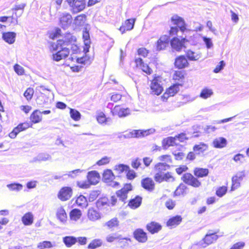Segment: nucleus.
I'll list each match as a JSON object with an SVG mask.
<instances>
[{
  "instance_id": "nucleus-1",
  "label": "nucleus",
  "mask_w": 249,
  "mask_h": 249,
  "mask_svg": "<svg viewBox=\"0 0 249 249\" xmlns=\"http://www.w3.org/2000/svg\"><path fill=\"white\" fill-rule=\"evenodd\" d=\"M71 50L72 54L70 59L72 61H75L78 63H83L82 57L73 56L81 53L76 37L73 34L68 32L60 39H58L56 42H52L50 46V50L52 52H56L52 54V59L55 61H59L67 57L70 54V50Z\"/></svg>"
},
{
  "instance_id": "nucleus-2",
  "label": "nucleus",
  "mask_w": 249,
  "mask_h": 249,
  "mask_svg": "<svg viewBox=\"0 0 249 249\" xmlns=\"http://www.w3.org/2000/svg\"><path fill=\"white\" fill-rule=\"evenodd\" d=\"M209 170L207 168L196 167L193 170L194 175L190 173H186L183 175L181 180L188 186L194 188H199L201 185V182L198 179L207 177Z\"/></svg>"
},
{
  "instance_id": "nucleus-3",
  "label": "nucleus",
  "mask_w": 249,
  "mask_h": 249,
  "mask_svg": "<svg viewBox=\"0 0 249 249\" xmlns=\"http://www.w3.org/2000/svg\"><path fill=\"white\" fill-rule=\"evenodd\" d=\"M169 167L170 165L165 163L159 162L156 164L154 167L155 172L154 177L155 180L157 182H161L172 178L170 173H164V172Z\"/></svg>"
},
{
  "instance_id": "nucleus-4",
  "label": "nucleus",
  "mask_w": 249,
  "mask_h": 249,
  "mask_svg": "<svg viewBox=\"0 0 249 249\" xmlns=\"http://www.w3.org/2000/svg\"><path fill=\"white\" fill-rule=\"evenodd\" d=\"M150 88L151 93L156 95H160L163 91L162 84V77L160 75L154 74L150 81Z\"/></svg>"
},
{
  "instance_id": "nucleus-5",
  "label": "nucleus",
  "mask_w": 249,
  "mask_h": 249,
  "mask_svg": "<svg viewBox=\"0 0 249 249\" xmlns=\"http://www.w3.org/2000/svg\"><path fill=\"white\" fill-rule=\"evenodd\" d=\"M218 232V231L213 232H209L204 236L201 241L198 243L197 245L200 248H204L214 243L219 237V236L217 235Z\"/></svg>"
},
{
  "instance_id": "nucleus-6",
  "label": "nucleus",
  "mask_w": 249,
  "mask_h": 249,
  "mask_svg": "<svg viewBox=\"0 0 249 249\" xmlns=\"http://www.w3.org/2000/svg\"><path fill=\"white\" fill-rule=\"evenodd\" d=\"M72 13L75 14L84 10L86 7V0H66Z\"/></svg>"
},
{
  "instance_id": "nucleus-7",
  "label": "nucleus",
  "mask_w": 249,
  "mask_h": 249,
  "mask_svg": "<svg viewBox=\"0 0 249 249\" xmlns=\"http://www.w3.org/2000/svg\"><path fill=\"white\" fill-rule=\"evenodd\" d=\"M187 42L188 40L186 38L177 36L173 37L170 41L171 48L177 52H180L182 49L185 48V44Z\"/></svg>"
},
{
  "instance_id": "nucleus-8",
  "label": "nucleus",
  "mask_w": 249,
  "mask_h": 249,
  "mask_svg": "<svg viewBox=\"0 0 249 249\" xmlns=\"http://www.w3.org/2000/svg\"><path fill=\"white\" fill-rule=\"evenodd\" d=\"M182 84H174L166 89L163 94L160 96L162 102H166L170 97L175 95L179 90L178 86Z\"/></svg>"
},
{
  "instance_id": "nucleus-9",
  "label": "nucleus",
  "mask_w": 249,
  "mask_h": 249,
  "mask_svg": "<svg viewBox=\"0 0 249 249\" xmlns=\"http://www.w3.org/2000/svg\"><path fill=\"white\" fill-rule=\"evenodd\" d=\"M31 127L32 124L29 122L26 121L20 123L14 128L13 130L9 133L8 136L11 139H15L18 133Z\"/></svg>"
},
{
  "instance_id": "nucleus-10",
  "label": "nucleus",
  "mask_w": 249,
  "mask_h": 249,
  "mask_svg": "<svg viewBox=\"0 0 249 249\" xmlns=\"http://www.w3.org/2000/svg\"><path fill=\"white\" fill-rule=\"evenodd\" d=\"M132 190V186L131 183H126L121 189L116 192V195L119 200L125 202L128 197L129 192Z\"/></svg>"
},
{
  "instance_id": "nucleus-11",
  "label": "nucleus",
  "mask_w": 249,
  "mask_h": 249,
  "mask_svg": "<svg viewBox=\"0 0 249 249\" xmlns=\"http://www.w3.org/2000/svg\"><path fill=\"white\" fill-rule=\"evenodd\" d=\"M246 174L244 171L237 172L231 178V185L230 191H233L238 188L240 185L242 181L245 177Z\"/></svg>"
},
{
  "instance_id": "nucleus-12",
  "label": "nucleus",
  "mask_w": 249,
  "mask_h": 249,
  "mask_svg": "<svg viewBox=\"0 0 249 249\" xmlns=\"http://www.w3.org/2000/svg\"><path fill=\"white\" fill-rule=\"evenodd\" d=\"M135 67L141 70L147 75H151L153 73V70L149 65L144 62L143 59L140 57L134 59Z\"/></svg>"
},
{
  "instance_id": "nucleus-13",
  "label": "nucleus",
  "mask_w": 249,
  "mask_h": 249,
  "mask_svg": "<svg viewBox=\"0 0 249 249\" xmlns=\"http://www.w3.org/2000/svg\"><path fill=\"white\" fill-rule=\"evenodd\" d=\"M72 189L69 186H64L62 187L59 191L57 197L62 201H65L69 200L72 195Z\"/></svg>"
},
{
  "instance_id": "nucleus-14",
  "label": "nucleus",
  "mask_w": 249,
  "mask_h": 249,
  "mask_svg": "<svg viewBox=\"0 0 249 249\" xmlns=\"http://www.w3.org/2000/svg\"><path fill=\"white\" fill-rule=\"evenodd\" d=\"M133 235L134 238L139 243H144L148 240L147 233L141 228L135 229L133 232Z\"/></svg>"
},
{
  "instance_id": "nucleus-15",
  "label": "nucleus",
  "mask_w": 249,
  "mask_h": 249,
  "mask_svg": "<svg viewBox=\"0 0 249 249\" xmlns=\"http://www.w3.org/2000/svg\"><path fill=\"white\" fill-rule=\"evenodd\" d=\"M174 65L176 68L181 70L188 68L189 63L185 55H179L175 58Z\"/></svg>"
},
{
  "instance_id": "nucleus-16",
  "label": "nucleus",
  "mask_w": 249,
  "mask_h": 249,
  "mask_svg": "<svg viewBox=\"0 0 249 249\" xmlns=\"http://www.w3.org/2000/svg\"><path fill=\"white\" fill-rule=\"evenodd\" d=\"M87 216L90 221L95 222L101 218V213L97 208L94 207H91L88 209Z\"/></svg>"
},
{
  "instance_id": "nucleus-17",
  "label": "nucleus",
  "mask_w": 249,
  "mask_h": 249,
  "mask_svg": "<svg viewBox=\"0 0 249 249\" xmlns=\"http://www.w3.org/2000/svg\"><path fill=\"white\" fill-rule=\"evenodd\" d=\"M111 112L114 116H117L119 117H125L130 114V110L129 108H124L120 105H117L111 110Z\"/></svg>"
},
{
  "instance_id": "nucleus-18",
  "label": "nucleus",
  "mask_w": 249,
  "mask_h": 249,
  "mask_svg": "<svg viewBox=\"0 0 249 249\" xmlns=\"http://www.w3.org/2000/svg\"><path fill=\"white\" fill-rule=\"evenodd\" d=\"M171 20L173 24L176 25L182 32L186 30V24L182 18L175 15L171 17Z\"/></svg>"
},
{
  "instance_id": "nucleus-19",
  "label": "nucleus",
  "mask_w": 249,
  "mask_h": 249,
  "mask_svg": "<svg viewBox=\"0 0 249 249\" xmlns=\"http://www.w3.org/2000/svg\"><path fill=\"white\" fill-rule=\"evenodd\" d=\"M169 36L166 35L161 36L156 42V49L160 51L165 50L168 46Z\"/></svg>"
},
{
  "instance_id": "nucleus-20",
  "label": "nucleus",
  "mask_w": 249,
  "mask_h": 249,
  "mask_svg": "<svg viewBox=\"0 0 249 249\" xmlns=\"http://www.w3.org/2000/svg\"><path fill=\"white\" fill-rule=\"evenodd\" d=\"M146 229L149 233L154 234L159 232L161 230L162 226L160 223L155 221H152L146 224Z\"/></svg>"
},
{
  "instance_id": "nucleus-21",
  "label": "nucleus",
  "mask_w": 249,
  "mask_h": 249,
  "mask_svg": "<svg viewBox=\"0 0 249 249\" xmlns=\"http://www.w3.org/2000/svg\"><path fill=\"white\" fill-rule=\"evenodd\" d=\"M87 179L91 185H96L100 179V174L95 170L89 171L87 174Z\"/></svg>"
},
{
  "instance_id": "nucleus-22",
  "label": "nucleus",
  "mask_w": 249,
  "mask_h": 249,
  "mask_svg": "<svg viewBox=\"0 0 249 249\" xmlns=\"http://www.w3.org/2000/svg\"><path fill=\"white\" fill-rule=\"evenodd\" d=\"M135 22V18H129L125 20L120 27L119 31L122 34H124L126 31L132 30L134 27Z\"/></svg>"
},
{
  "instance_id": "nucleus-23",
  "label": "nucleus",
  "mask_w": 249,
  "mask_h": 249,
  "mask_svg": "<svg viewBox=\"0 0 249 249\" xmlns=\"http://www.w3.org/2000/svg\"><path fill=\"white\" fill-rule=\"evenodd\" d=\"M141 185L145 190L152 192L155 187V184L153 180L149 177L143 178L141 181Z\"/></svg>"
},
{
  "instance_id": "nucleus-24",
  "label": "nucleus",
  "mask_w": 249,
  "mask_h": 249,
  "mask_svg": "<svg viewBox=\"0 0 249 249\" xmlns=\"http://www.w3.org/2000/svg\"><path fill=\"white\" fill-rule=\"evenodd\" d=\"M31 124L32 126L33 124H38L40 123L42 120V115L41 111L38 109H36L34 110L30 116Z\"/></svg>"
},
{
  "instance_id": "nucleus-25",
  "label": "nucleus",
  "mask_w": 249,
  "mask_h": 249,
  "mask_svg": "<svg viewBox=\"0 0 249 249\" xmlns=\"http://www.w3.org/2000/svg\"><path fill=\"white\" fill-rule=\"evenodd\" d=\"M182 221V217L181 215H177L170 217L166 222V225L167 227L173 228L179 225Z\"/></svg>"
},
{
  "instance_id": "nucleus-26",
  "label": "nucleus",
  "mask_w": 249,
  "mask_h": 249,
  "mask_svg": "<svg viewBox=\"0 0 249 249\" xmlns=\"http://www.w3.org/2000/svg\"><path fill=\"white\" fill-rule=\"evenodd\" d=\"M186 73L184 71H175L173 74L172 79L176 84H182L185 79Z\"/></svg>"
},
{
  "instance_id": "nucleus-27",
  "label": "nucleus",
  "mask_w": 249,
  "mask_h": 249,
  "mask_svg": "<svg viewBox=\"0 0 249 249\" xmlns=\"http://www.w3.org/2000/svg\"><path fill=\"white\" fill-rule=\"evenodd\" d=\"M72 17L69 13L62 14L59 19V23L62 28L65 29L71 23Z\"/></svg>"
},
{
  "instance_id": "nucleus-28",
  "label": "nucleus",
  "mask_w": 249,
  "mask_h": 249,
  "mask_svg": "<svg viewBox=\"0 0 249 249\" xmlns=\"http://www.w3.org/2000/svg\"><path fill=\"white\" fill-rule=\"evenodd\" d=\"M55 214L57 219L61 222L65 223L67 221V214L64 206H61L58 207Z\"/></svg>"
},
{
  "instance_id": "nucleus-29",
  "label": "nucleus",
  "mask_w": 249,
  "mask_h": 249,
  "mask_svg": "<svg viewBox=\"0 0 249 249\" xmlns=\"http://www.w3.org/2000/svg\"><path fill=\"white\" fill-rule=\"evenodd\" d=\"M115 176L111 169H107L104 171L102 178L105 183H110L115 179Z\"/></svg>"
},
{
  "instance_id": "nucleus-30",
  "label": "nucleus",
  "mask_w": 249,
  "mask_h": 249,
  "mask_svg": "<svg viewBox=\"0 0 249 249\" xmlns=\"http://www.w3.org/2000/svg\"><path fill=\"white\" fill-rule=\"evenodd\" d=\"M162 146L164 149H167L170 146H177V142L174 137H168L164 138L161 142Z\"/></svg>"
},
{
  "instance_id": "nucleus-31",
  "label": "nucleus",
  "mask_w": 249,
  "mask_h": 249,
  "mask_svg": "<svg viewBox=\"0 0 249 249\" xmlns=\"http://www.w3.org/2000/svg\"><path fill=\"white\" fill-rule=\"evenodd\" d=\"M142 199L141 196H136L134 198L129 200L127 206L132 209H136L141 206Z\"/></svg>"
},
{
  "instance_id": "nucleus-32",
  "label": "nucleus",
  "mask_w": 249,
  "mask_h": 249,
  "mask_svg": "<svg viewBox=\"0 0 249 249\" xmlns=\"http://www.w3.org/2000/svg\"><path fill=\"white\" fill-rule=\"evenodd\" d=\"M109 206L108 198L106 197L99 198L95 202V208L98 210H101Z\"/></svg>"
},
{
  "instance_id": "nucleus-33",
  "label": "nucleus",
  "mask_w": 249,
  "mask_h": 249,
  "mask_svg": "<svg viewBox=\"0 0 249 249\" xmlns=\"http://www.w3.org/2000/svg\"><path fill=\"white\" fill-rule=\"evenodd\" d=\"M16 34L13 32H7L2 33V37L3 39L9 44H13L15 41Z\"/></svg>"
},
{
  "instance_id": "nucleus-34",
  "label": "nucleus",
  "mask_w": 249,
  "mask_h": 249,
  "mask_svg": "<svg viewBox=\"0 0 249 249\" xmlns=\"http://www.w3.org/2000/svg\"><path fill=\"white\" fill-rule=\"evenodd\" d=\"M82 213L81 211L77 208L72 209L69 213L70 219L71 221H77L82 217Z\"/></svg>"
},
{
  "instance_id": "nucleus-35",
  "label": "nucleus",
  "mask_w": 249,
  "mask_h": 249,
  "mask_svg": "<svg viewBox=\"0 0 249 249\" xmlns=\"http://www.w3.org/2000/svg\"><path fill=\"white\" fill-rule=\"evenodd\" d=\"M34 219L33 213L31 212H27L21 217V221L24 225L30 226L33 223Z\"/></svg>"
},
{
  "instance_id": "nucleus-36",
  "label": "nucleus",
  "mask_w": 249,
  "mask_h": 249,
  "mask_svg": "<svg viewBox=\"0 0 249 249\" xmlns=\"http://www.w3.org/2000/svg\"><path fill=\"white\" fill-rule=\"evenodd\" d=\"M26 6V3L25 2L17 3L15 7L12 9V11L15 12V15L18 14L21 16Z\"/></svg>"
},
{
  "instance_id": "nucleus-37",
  "label": "nucleus",
  "mask_w": 249,
  "mask_h": 249,
  "mask_svg": "<svg viewBox=\"0 0 249 249\" xmlns=\"http://www.w3.org/2000/svg\"><path fill=\"white\" fill-rule=\"evenodd\" d=\"M115 240H126L127 241H130V238L127 237H122L121 235H117L116 233H113L111 235H109L106 237V241L107 242L111 243Z\"/></svg>"
},
{
  "instance_id": "nucleus-38",
  "label": "nucleus",
  "mask_w": 249,
  "mask_h": 249,
  "mask_svg": "<svg viewBox=\"0 0 249 249\" xmlns=\"http://www.w3.org/2000/svg\"><path fill=\"white\" fill-rule=\"evenodd\" d=\"M213 146L217 148H222L226 146L227 144L226 140L223 137L215 139L213 141Z\"/></svg>"
},
{
  "instance_id": "nucleus-39",
  "label": "nucleus",
  "mask_w": 249,
  "mask_h": 249,
  "mask_svg": "<svg viewBox=\"0 0 249 249\" xmlns=\"http://www.w3.org/2000/svg\"><path fill=\"white\" fill-rule=\"evenodd\" d=\"M75 203L78 206L82 208H86L88 205L87 198L83 195H80L77 197Z\"/></svg>"
},
{
  "instance_id": "nucleus-40",
  "label": "nucleus",
  "mask_w": 249,
  "mask_h": 249,
  "mask_svg": "<svg viewBox=\"0 0 249 249\" xmlns=\"http://www.w3.org/2000/svg\"><path fill=\"white\" fill-rule=\"evenodd\" d=\"M103 245V241L100 239H94L91 240L88 245V249H96L101 247Z\"/></svg>"
},
{
  "instance_id": "nucleus-41",
  "label": "nucleus",
  "mask_w": 249,
  "mask_h": 249,
  "mask_svg": "<svg viewBox=\"0 0 249 249\" xmlns=\"http://www.w3.org/2000/svg\"><path fill=\"white\" fill-rule=\"evenodd\" d=\"M87 19L86 15L82 14L78 15L74 18V24L76 26H81L85 24Z\"/></svg>"
},
{
  "instance_id": "nucleus-42",
  "label": "nucleus",
  "mask_w": 249,
  "mask_h": 249,
  "mask_svg": "<svg viewBox=\"0 0 249 249\" xmlns=\"http://www.w3.org/2000/svg\"><path fill=\"white\" fill-rule=\"evenodd\" d=\"M63 241L66 246L70 248L77 242V239L73 236H67L63 238Z\"/></svg>"
},
{
  "instance_id": "nucleus-43",
  "label": "nucleus",
  "mask_w": 249,
  "mask_h": 249,
  "mask_svg": "<svg viewBox=\"0 0 249 249\" xmlns=\"http://www.w3.org/2000/svg\"><path fill=\"white\" fill-rule=\"evenodd\" d=\"M120 222L116 217H114L107 221L105 225L109 229H113L119 226Z\"/></svg>"
},
{
  "instance_id": "nucleus-44",
  "label": "nucleus",
  "mask_w": 249,
  "mask_h": 249,
  "mask_svg": "<svg viewBox=\"0 0 249 249\" xmlns=\"http://www.w3.org/2000/svg\"><path fill=\"white\" fill-rule=\"evenodd\" d=\"M185 56L188 60L190 61H196L200 58L199 54L191 50H188L186 52Z\"/></svg>"
},
{
  "instance_id": "nucleus-45",
  "label": "nucleus",
  "mask_w": 249,
  "mask_h": 249,
  "mask_svg": "<svg viewBox=\"0 0 249 249\" xmlns=\"http://www.w3.org/2000/svg\"><path fill=\"white\" fill-rule=\"evenodd\" d=\"M228 191V183L226 185L218 187L215 191V195L219 197H223Z\"/></svg>"
},
{
  "instance_id": "nucleus-46",
  "label": "nucleus",
  "mask_w": 249,
  "mask_h": 249,
  "mask_svg": "<svg viewBox=\"0 0 249 249\" xmlns=\"http://www.w3.org/2000/svg\"><path fill=\"white\" fill-rule=\"evenodd\" d=\"M208 147L207 144L201 142L198 144L195 145L193 149L194 151H198L202 153L208 149Z\"/></svg>"
},
{
  "instance_id": "nucleus-47",
  "label": "nucleus",
  "mask_w": 249,
  "mask_h": 249,
  "mask_svg": "<svg viewBox=\"0 0 249 249\" xmlns=\"http://www.w3.org/2000/svg\"><path fill=\"white\" fill-rule=\"evenodd\" d=\"M53 247L52 243L49 241H43L39 242L37 246V249H50Z\"/></svg>"
},
{
  "instance_id": "nucleus-48",
  "label": "nucleus",
  "mask_w": 249,
  "mask_h": 249,
  "mask_svg": "<svg viewBox=\"0 0 249 249\" xmlns=\"http://www.w3.org/2000/svg\"><path fill=\"white\" fill-rule=\"evenodd\" d=\"M129 166L124 164H119L114 167V170L119 174L123 173L124 172L128 170Z\"/></svg>"
},
{
  "instance_id": "nucleus-49",
  "label": "nucleus",
  "mask_w": 249,
  "mask_h": 249,
  "mask_svg": "<svg viewBox=\"0 0 249 249\" xmlns=\"http://www.w3.org/2000/svg\"><path fill=\"white\" fill-rule=\"evenodd\" d=\"M96 120L99 124H103L107 123L108 118H107L106 115L103 112H100L98 113Z\"/></svg>"
},
{
  "instance_id": "nucleus-50",
  "label": "nucleus",
  "mask_w": 249,
  "mask_h": 249,
  "mask_svg": "<svg viewBox=\"0 0 249 249\" xmlns=\"http://www.w3.org/2000/svg\"><path fill=\"white\" fill-rule=\"evenodd\" d=\"M70 114L71 117L75 121H79L81 118L80 112L74 109L70 108Z\"/></svg>"
},
{
  "instance_id": "nucleus-51",
  "label": "nucleus",
  "mask_w": 249,
  "mask_h": 249,
  "mask_svg": "<svg viewBox=\"0 0 249 249\" xmlns=\"http://www.w3.org/2000/svg\"><path fill=\"white\" fill-rule=\"evenodd\" d=\"M150 53V51L144 47H141L137 49V53L139 56H141L144 58L146 57Z\"/></svg>"
},
{
  "instance_id": "nucleus-52",
  "label": "nucleus",
  "mask_w": 249,
  "mask_h": 249,
  "mask_svg": "<svg viewBox=\"0 0 249 249\" xmlns=\"http://www.w3.org/2000/svg\"><path fill=\"white\" fill-rule=\"evenodd\" d=\"M111 160V158L107 156H105L98 160L96 164L98 166H103L108 164Z\"/></svg>"
},
{
  "instance_id": "nucleus-53",
  "label": "nucleus",
  "mask_w": 249,
  "mask_h": 249,
  "mask_svg": "<svg viewBox=\"0 0 249 249\" xmlns=\"http://www.w3.org/2000/svg\"><path fill=\"white\" fill-rule=\"evenodd\" d=\"M8 17V19L10 20V24L13 25H16L18 24V18L20 17V16H18V14L15 15V12H12V15Z\"/></svg>"
},
{
  "instance_id": "nucleus-54",
  "label": "nucleus",
  "mask_w": 249,
  "mask_h": 249,
  "mask_svg": "<svg viewBox=\"0 0 249 249\" xmlns=\"http://www.w3.org/2000/svg\"><path fill=\"white\" fill-rule=\"evenodd\" d=\"M160 160L163 162L162 163L168 164V163H172L173 160L171 155H163L159 157Z\"/></svg>"
},
{
  "instance_id": "nucleus-55",
  "label": "nucleus",
  "mask_w": 249,
  "mask_h": 249,
  "mask_svg": "<svg viewBox=\"0 0 249 249\" xmlns=\"http://www.w3.org/2000/svg\"><path fill=\"white\" fill-rule=\"evenodd\" d=\"M213 94V91L211 89L205 88L203 89L200 94V96L204 99H206L210 97Z\"/></svg>"
},
{
  "instance_id": "nucleus-56",
  "label": "nucleus",
  "mask_w": 249,
  "mask_h": 249,
  "mask_svg": "<svg viewBox=\"0 0 249 249\" xmlns=\"http://www.w3.org/2000/svg\"><path fill=\"white\" fill-rule=\"evenodd\" d=\"M61 35V30L59 28H56L54 32H52L49 33V37L50 39H54L55 38L58 37Z\"/></svg>"
},
{
  "instance_id": "nucleus-57",
  "label": "nucleus",
  "mask_w": 249,
  "mask_h": 249,
  "mask_svg": "<svg viewBox=\"0 0 249 249\" xmlns=\"http://www.w3.org/2000/svg\"><path fill=\"white\" fill-rule=\"evenodd\" d=\"M174 137L175 138L176 141H177L178 140L179 142H183L188 140L186 134L184 132L180 133L174 136Z\"/></svg>"
},
{
  "instance_id": "nucleus-58",
  "label": "nucleus",
  "mask_w": 249,
  "mask_h": 249,
  "mask_svg": "<svg viewBox=\"0 0 249 249\" xmlns=\"http://www.w3.org/2000/svg\"><path fill=\"white\" fill-rule=\"evenodd\" d=\"M34 93V89L32 88H28L25 91L24 96L27 100H30L32 98Z\"/></svg>"
},
{
  "instance_id": "nucleus-59",
  "label": "nucleus",
  "mask_w": 249,
  "mask_h": 249,
  "mask_svg": "<svg viewBox=\"0 0 249 249\" xmlns=\"http://www.w3.org/2000/svg\"><path fill=\"white\" fill-rule=\"evenodd\" d=\"M82 38L84 41L85 42V45H87V44L89 42L90 36L89 32L86 28H84V30L83 31Z\"/></svg>"
},
{
  "instance_id": "nucleus-60",
  "label": "nucleus",
  "mask_w": 249,
  "mask_h": 249,
  "mask_svg": "<svg viewBox=\"0 0 249 249\" xmlns=\"http://www.w3.org/2000/svg\"><path fill=\"white\" fill-rule=\"evenodd\" d=\"M131 165L134 169H138L141 165V160L139 158L133 159L131 161Z\"/></svg>"
},
{
  "instance_id": "nucleus-61",
  "label": "nucleus",
  "mask_w": 249,
  "mask_h": 249,
  "mask_svg": "<svg viewBox=\"0 0 249 249\" xmlns=\"http://www.w3.org/2000/svg\"><path fill=\"white\" fill-rule=\"evenodd\" d=\"M14 70L16 73L18 75H22L25 73L24 68L22 66L18 64H16L14 66Z\"/></svg>"
},
{
  "instance_id": "nucleus-62",
  "label": "nucleus",
  "mask_w": 249,
  "mask_h": 249,
  "mask_svg": "<svg viewBox=\"0 0 249 249\" xmlns=\"http://www.w3.org/2000/svg\"><path fill=\"white\" fill-rule=\"evenodd\" d=\"M77 185L78 187L81 189H88L89 188V187L91 185L90 183L87 180V181H77Z\"/></svg>"
},
{
  "instance_id": "nucleus-63",
  "label": "nucleus",
  "mask_w": 249,
  "mask_h": 249,
  "mask_svg": "<svg viewBox=\"0 0 249 249\" xmlns=\"http://www.w3.org/2000/svg\"><path fill=\"white\" fill-rule=\"evenodd\" d=\"M126 178L129 180H133L136 177V174L134 171L133 170L130 169L129 167L128 170H126Z\"/></svg>"
},
{
  "instance_id": "nucleus-64",
  "label": "nucleus",
  "mask_w": 249,
  "mask_h": 249,
  "mask_svg": "<svg viewBox=\"0 0 249 249\" xmlns=\"http://www.w3.org/2000/svg\"><path fill=\"white\" fill-rule=\"evenodd\" d=\"M165 205L168 210H171L175 208L176 206V202L173 199H169L166 201Z\"/></svg>"
}]
</instances>
